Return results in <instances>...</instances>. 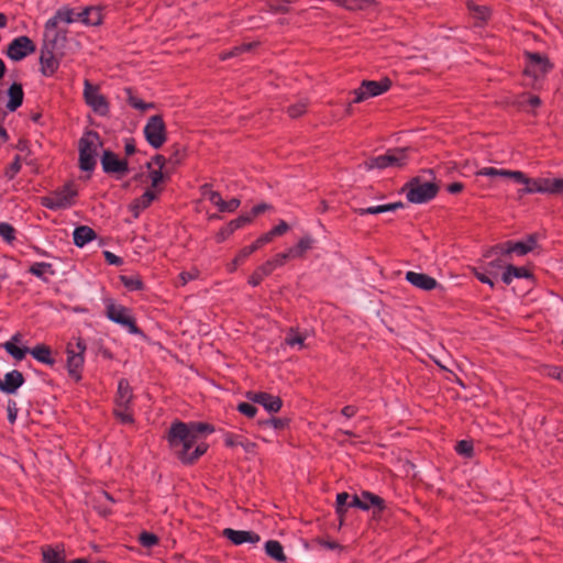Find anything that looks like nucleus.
Returning a JSON list of instances; mask_svg holds the SVG:
<instances>
[{
  "label": "nucleus",
  "instance_id": "1",
  "mask_svg": "<svg viewBox=\"0 0 563 563\" xmlns=\"http://www.w3.org/2000/svg\"><path fill=\"white\" fill-rule=\"evenodd\" d=\"M213 432V427L208 423L174 422L167 434V441L174 455L185 464L194 463L203 455L208 444L200 441L202 433Z\"/></svg>",
  "mask_w": 563,
  "mask_h": 563
},
{
  "label": "nucleus",
  "instance_id": "2",
  "mask_svg": "<svg viewBox=\"0 0 563 563\" xmlns=\"http://www.w3.org/2000/svg\"><path fill=\"white\" fill-rule=\"evenodd\" d=\"M76 21V12L74 9L63 7L47 20L44 26L43 47L63 51L67 43L66 25Z\"/></svg>",
  "mask_w": 563,
  "mask_h": 563
},
{
  "label": "nucleus",
  "instance_id": "3",
  "mask_svg": "<svg viewBox=\"0 0 563 563\" xmlns=\"http://www.w3.org/2000/svg\"><path fill=\"white\" fill-rule=\"evenodd\" d=\"M103 143L95 131L86 132L79 140V167L91 172L97 164V156Z\"/></svg>",
  "mask_w": 563,
  "mask_h": 563
},
{
  "label": "nucleus",
  "instance_id": "4",
  "mask_svg": "<svg viewBox=\"0 0 563 563\" xmlns=\"http://www.w3.org/2000/svg\"><path fill=\"white\" fill-rule=\"evenodd\" d=\"M520 184L525 185V188L518 191L520 197L537 192L549 195L563 192V178H529L523 174V180Z\"/></svg>",
  "mask_w": 563,
  "mask_h": 563
},
{
  "label": "nucleus",
  "instance_id": "5",
  "mask_svg": "<svg viewBox=\"0 0 563 563\" xmlns=\"http://www.w3.org/2000/svg\"><path fill=\"white\" fill-rule=\"evenodd\" d=\"M408 159V148H393L384 155L371 157L363 163L366 170L374 168L384 169L387 167L400 168L406 165Z\"/></svg>",
  "mask_w": 563,
  "mask_h": 563
},
{
  "label": "nucleus",
  "instance_id": "6",
  "mask_svg": "<svg viewBox=\"0 0 563 563\" xmlns=\"http://www.w3.org/2000/svg\"><path fill=\"white\" fill-rule=\"evenodd\" d=\"M407 199L412 203H424L433 199L438 194V186L431 181H421L413 178L406 186Z\"/></svg>",
  "mask_w": 563,
  "mask_h": 563
},
{
  "label": "nucleus",
  "instance_id": "7",
  "mask_svg": "<svg viewBox=\"0 0 563 563\" xmlns=\"http://www.w3.org/2000/svg\"><path fill=\"white\" fill-rule=\"evenodd\" d=\"M77 189L73 184H66L63 188L49 196L42 198V205L48 209H66L74 205Z\"/></svg>",
  "mask_w": 563,
  "mask_h": 563
},
{
  "label": "nucleus",
  "instance_id": "8",
  "mask_svg": "<svg viewBox=\"0 0 563 563\" xmlns=\"http://www.w3.org/2000/svg\"><path fill=\"white\" fill-rule=\"evenodd\" d=\"M144 135L148 144L159 148L167 140L166 126L162 115L155 114L148 118L144 126Z\"/></svg>",
  "mask_w": 563,
  "mask_h": 563
},
{
  "label": "nucleus",
  "instance_id": "9",
  "mask_svg": "<svg viewBox=\"0 0 563 563\" xmlns=\"http://www.w3.org/2000/svg\"><path fill=\"white\" fill-rule=\"evenodd\" d=\"M84 98L86 103L98 114L106 117L110 112L107 98L100 93L99 87L93 86L88 80L84 82Z\"/></svg>",
  "mask_w": 563,
  "mask_h": 563
},
{
  "label": "nucleus",
  "instance_id": "10",
  "mask_svg": "<svg viewBox=\"0 0 563 563\" xmlns=\"http://www.w3.org/2000/svg\"><path fill=\"white\" fill-rule=\"evenodd\" d=\"M391 86V81L385 78L380 81L364 80L361 86L353 91V102L358 103L368 98L379 96L386 92Z\"/></svg>",
  "mask_w": 563,
  "mask_h": 563
},
{
  "label": "nucleus",
  "instance_id": "11",
  "mask_svg": "<svg viewBox=\"0 0 563 563\" xmlns=\"http://www.w3.org/2000/svg\"><path fill=\"white\" fill-rule=\"evenodd\" d=\"M86 345L81 340H78L76 344L69 343L67 345V369L71 377L79 380L81 375V368L84 365V353Z\"/></svg>",
  "mask_w": 563,
  "mask_h": 563
},
{
  "label": "nucleus",
  "instance_id": "12",
  "mask_svg": "<svg viewBox=\"0 0 563 563\" xmlns=\"http://www.w3.org/2000/svg\"><path fill=\"white\" fill-rule=\"evenodd\" d=\"M35 51V43L29 36L22 35L12 40L5 54L10 59L19 62L33 54Z\"/></svg>",
  "mask_w": 563,
  "mask_h": 563
},
{
  "label": "nucleus",
  "instance_id": "13",
  "mask_svg": "<svg viewBox=\"0 0 563 563\" xmlns=\"http://www.w3.org/2000/svg\"><path fill=\"white\" fill-rule=\"evenodd\" d=\"M107 317L113 322L126 327L131 333L139 332V328L136 327L134 319L130 316L129 309L121 305L109 302L107 305Z\"/></svg>",
  "mask_w": 563,
  "mask_h": 563
},
{
  "label": "nucleus",
  "instance_id": "14",
  "mask_svg": "<svg viewBox=\"0 0 563 563\" xmlns=\"http://www.w3.org/2000/svg\"><path fill=\"white\" fill-rule=\"evenodd\" d=\"M527 66L525 68V74L528 76H532L533 78H539L543 76L549 69L550 64L540 54L537 53H527Z\"/></svg>",
  "mask_w": 563,
  "mask_h": 563
},
{
  "label": "nucleus",
  "instance_id": "15",
  "mask_svg": "<svg viewBox=\"0 0 563 563\" xmlns=\"http://www.w3.org/2000/svg\"><path fill=\"white\" fill-rule=\"evenodd\" d=\"M246 397L249 400L262 405L268 412H278L283 405L279 397L267 393L250 391Z\"/></svg>",
  "mask_w": 563,
  "mask_h": 563
},
{
  "label": "nucleus",
  "instance_id": "16",
  "mask_svg": "<svg viewBox=\"0 0 563 563\" xmlns=\"http://www.w3.org/2000/svg\"><path fill=\"white\" fill-rule=\"evenodd\" d=\"M58 51L49 49L46 47L41 48L40 63H41V71L44 76H53L59 66V60L57 58Z\"/></svg>",
  "mask_w": 563,
  "mask_h": 563
},
{
  "label": "nucleus",
  "instance_id": "17",
  "mask_svg": "<svg viewBox=\"0 0 563 563\" xmlns=\"http://www.w3.org/2000/svg\"><path fill=\"white\" fill-rule=\"evenodd\" d=\"M101 165L106 173L125 174L128 172V162L125 159H120L111 151L103 152L101 157Z\"/></svg>",
  "mask_w": 563,
  "mask_h": 563
},
{
  "label": "nucleus",
  "instance_id": "18",
  "mask_svg": "<svg viewBox=\"0 0 563 563\" xmlns=\"http://www.w3.org/2000/svg\"><path fill=\"white\" fill-rule=\"evenodd\" d=\"M222 536L235 545L243 543H257L261 540V537L253 531L234 530L231 528H225L222 531Z\"/></svg>",
  "mask_w": 563,
  "mask_h": 563
},
{
  "label": "nucleus",
  "instance_id": "19",
  "mask_svg": "<svg viewBox=\"0 0 563 563\" xmlns=\"http://www.w3.org/2000/svg\"><path fill=\"white\" fill-rule=\"evenodd\" d=\"M406 280L412 286L426 291L438 287L437 279L423 273L409 271L406 273Z\"/></svg>",
  "mask_w": 563,
  "mask_h": 563
},
{
  "label": "nucleus",
  "instance_id": "20",
  "mask_svg": "<svg viewBox=\"0 0 563 563\" xmlns=\"http://www.w3.org/2000/svg\"><path fill=\"white\" fill-rule=\"evenodd\" d=\"M24 383V377L21 372L14 369L4 375V378H0V390L5 394H14L19 387Z\"/></svg>",
  "mask_w": 563,
  "mask_h": 563
},
{
  "label": "nucleus",
  "instance_id": "21",
  "mask_svg": "<svg viewBox=\"0 0 563 563\" xmlns=\"http://www.w3.org/2000/svg\"><path fill=\"white\" fill-rule=\"evenodd\" d=\"M158 194L159 190L147 189L140 198L133 200L129 206L133 217L137 218L158 197Z\"/></svg>",
  "mask_w": 563,
  "mask_h": 563
},
{
  "label": "nucleus",
  "instance_id": "22",
  "mask_svg": "<svg viewBox=\"0 0 563 563\" xmlns=\"http://www.w3.org/2000/svg\"><path fill=\"white\" fill-rule=\"evenodd\" d=\"M477 176L510 178L520 184L523 180V173L520 170L498 169L495 167H483L476 173Z\"/></svg>",
  "mask_w": 563,
  "mask_h": 563
},
{
  "label": "nucleus",
  "instance_id": "23",
  "mask_svg": "<svg viewBox=\"0 0 563 563\" xmlns=\"http://www.w3.org/2000/svg\"><path fill=\"white\" fill-rule=\"evenodd\" d=\"M252 222L251 216H240L239 218L230 221L228 225L219 231L217 234V241L223 242L228 239L235 230L243 228L244 225Z\"/></svg>",
  "mask_w": 563,
  "mask_h": 563
},
{
  "label": "nucleus",
  "instance_id": "24",
  "mask_svg": "<svg viewBox=\"0 0 563 563\" xmlns=\"http://www.w3.org/2000/svg\"><path fill=\"white\" fill-rule=\"evenodd\" d=\"M133 399L132 388L126 379H120L115 397V407H130Z\"/></svg>",
  "mask_w": 563,
  "mask_h": 563
},
{
  "label": "nucleus",
  "instance_id": "25",
  "mask_svg": "<svg viewBox=\"0 0 563 563\" xmlns=\"http://www.w3.org/2000/svg\"><path fill=\"white\" fill-rule=\"evenodd\" d=\"M227 446H241L247 453H255L256 444L241 434L228 433L224 438Z\"/></svg>",
  "mask_w": 563,
  "mask_h": 563
},
{
  "label": "nucleus",
  "instance_id": "26",
  "mask_svg": "<svg viewBox=\"0 0 563 563\" xmlns=\"http://www.w3.org/2000/svg\"><path fill=\"white\" fill-rule=\"evenodd\" d=\"M536 246L537 238L534 235H529L525 241H508L507 251H511V253H517L518 255H526L527 253L533 251Z\"/></svg>",
  "mask_w": 563,
  "mask_h": 563
},
{
  "label": "nucleus",
  "instance_id": "27",
  "mask_svg": "<svg viewBox=\"0 0 563 563\" xmlns=\"http://www.w3.org/2000/svg\"><path fill=\"white\" fill-rule=\"evenodd\" d=\"M23 96L22 86L18 82L12 84L8 89L7 109L11 112L15 111L22 104Z\"/></svg>",
  "mask_w": 563,
  "mask_h": 563
},
{
  "label": "nucleus",
  "instance_id": "28",
  "mask_svg": "<svg viewBox=\"0 0 563 563\" xmlns=\"http://www.w3.org/2000/svg\"><path fill=\"white\" fill-rule=\"evenodd\" d=\"M80 20L88 25H99L102 22V14L99 8H86L81 12H76V21Z\"/></svg>",
  "mask_w": 563,
  "mask_h": 563
},
{
  "label": "nucleus",
  "instance_id": "29",
  "mask_svg": "<svg viewBox=\"0 0 563 563\" xmlns=\"http://www.w3.org/2000/svg\"><path fill=\"white\" fill-rule=\"evenodd\" d=\"M402 207H404V205L401 202H394V203H387V205L373 206V207H368V208H354L353 211L355 213H357L358 216L378 214V213H383V212L395 211Z\"/></svg>",
  "mask_w": 563,
  "mask_h": 563
},
{
  "label": "nucleus",
  "instance_id": "30",
  "mask_svg": "<svg viewBox=\"0 0 563 563\" xmlns=\"http://www.w3.org/2000/svg\"><path fill=\"white\" fill-rule=\"evenodd\" d=\"M73 235L75 245L79 247L96 239V232L87 225L76 228Z\"/></svg>",
  "mask_w": 563,
  "mask_h": 563
},
{
  "label": "nucleus",
  "instance_id": "31",
  "mask_svg": "<svg viewBox=\"0 0 563 563\" xmlns=\"http://www.w3.org/2000/svg\"><path fill=\"white\" fill-rule=\"evenodd\" d=\"M16 342H20V334L13 335L10 341L3 343V347L13 358L21 361L25 357L26 353H29V349L16 346Z\"/></svg>",
  "mask_w": 563,
  "mask_h": 563
},
{
  "label": "nucleus",
  "instance_id": "32",
  "mask_svg": "<svg viewBox=\"0 0 563 563\" xmlns=\"http://www.w3.org/2000/svg\"><path fill=\"white\" fill-rule=\"evenodd\" d=\"M313 243L314 240L311 235H303L294 247H290L294 257L303 258L306 252L312 249Z\"/></svg>",
  "mask_w": 563,
  "mask_h": 563
},
{
  "label": "nucleus",
  "instance_id": "33",
  "mask_svg": "<svg viewBox=\"0 0 563 563\" xmlns=\"http://www.w3.org/2000/svg\"><path fill=\"white\" fill-rule=\"evenodd\" d=\"M29 353L38 362L49 365L54 364L51 349L45 344H38L34 346L32 350H29Z\"/></svg>",
  "mask_w": 563,
  "mask_h": 563
},
{
  "label": "nucleus",
  "instance_id": "34",
  "mask_svg": "<svg viewBox=\"0 0 563 563\" xmlns=\"http://www.w3.org/2000/svg\"><path fill=\"white\" fill-rule=\"evenodd\" d=\"M272 273V264H267V262H265L253 272V274L249 278V284L252 285L253 287L258 286L262 283V280L265 277L269 276Z\"/></svg>",
  "mask_w": 563,
  "mask_h": 563
},
{
  "label": "nucleus",
  "instance_id": "35",
  "mask_svg": "<svg viewBox=\"0 0 563 563\" xmlns=\"http://www.w3.org/2000/svg\"><path fill=\"white\" fill-rule=\"evenodd\" d=\"M265 551L268 556L272 559L278 561V562H285L286 555L284 553V549L282 544L276 540H269L265 543Z\"/></svg>",
  "mask_w": 563,
  "mask_h": 563
},
{
  "label": "nucleus",
  "instance_id": "36",
  "mask_svg": "<svg viewBox=\"0 0 563 563\" xmlns=\"http://www.w3.org/2000/svg\"><path fill=\"white\" fill-rule=\"evenodd\" d=\"M331 1L333 3H335L336 5L342 7L349 11L364 10L373 3V0H331Z\"/></svg>",
  "mask_w": 563,
  "mask_h": 563
},
{
  "label": "nucleus",
  "instance_id": "37",
  "mask_svg": "<svg viewBox=\"0 0 563 563\" xmlns=\"http://www.w3.org/2000/svg\"><path fill=\"white\" fill-rule=\"evenodd\" d=\"M257 251L253 244L246 246L240 251L235 258L228 265V271L233 273L238 266L243 263L252 253Z\"/></svg>",
  "mask_w": 563,
  "mask_h": 563
},
{
  "label": "nucleus",
  "instance_id": "38",
  "mask_svg": "<svg viewBox=\"0 0 563 563\" xmlns=\"http://www.w3.org/2000/svg\"><path fill=\"white\" fill-rule=\"evenodd\" d=\"M256 46V43H243L241 45L234 46L230 51L222 52L220 54V58L222 60L240 56L241 54L251 51L253 47Z\"/></svg>",
  "mask_w": 563,
  "mask_h": 563
},
{
  "label": "nucleus",
  "instance_id": "39",
  "mask_svg": "<svg viewBox=\"0 0 563 563\" xmlns=\"http://www.w3.org/2000/svg\"><path fill=\"white\" fill-rule=\"evenodd\" d=\"M29 272L31 274L35 275L36 277L42 278L44 280H46V277H45L46 274H49V275L54 274V271L52 269V264L44 263V262L34 263L29 268Z\"/></svg>",
  "mask_w": 563,
  "mask_h": 563
},
{
  "label": "nucleus",
  "instance_id": "40",
  "mask_svg": "<svg viewBox=\"0 0 563 563\" xmlns=\"http://www.w3.org/2000/svg\"><path fill=\"white\" fill-rule=\"evenodd\" d=\"M361 496H362V499H363V500H365L366 503H368V504H369V509H371L372 507H374V508H375V512H378V514H379V512H382V511L384 510V508H385V501H384V499H383V498H380L379 496L374 495V494H372V493H369V492H363V493L361 494Z\"/></svg>",
  "mask_w": 563,
  "mask_h": 563
},
{
  "label": "nucleus",
  "instance_id": "41",
  "mask_svg": "<svg viewBox=\"0 0 563 563\" xmlns=\"http://www.w3.org/2000/svg\"><path fill=\"white\" fill-rule=\"evenodd\" d=\"M306 336L297 332L295 329H290L285 338V343L289 346H299V349L305 347Z\"/></svg>",
  "mask_w": 563,
  "mask_h": 563
},
{
  "label": "nucleus",
  "instance_id": "42",
  "mask_svg": "<svg viewBox=\"0 0 563 563\" xmlns=\"http://www.w3.org/2000/svg\"><path fill=\"white\" fill-rule=\"evenodd\" d=\"M468 9L474 19L486 21L490 15V10L486 5H477L473 2H468Z\"/></svg>",
  "mask_w": 563,
  "mask_h": 563
},
{
  "label": "nucleus",
  "instance_id": "43",
  "mask_svg": "<svg viewBox=\"0 0 563 563\" xmlns=\"http://www.w3.org/2000/svg\"><path fill=\"white\" fill-rule=\"evenodd\" d=\"M289 258H295L290 249H288L284 253L276 254L272 260L266 261L267 264H272V269L274 271L277 267L285 265L286 261Z\"/></svg>",
  "mask_w": 563,
  "mask_h": 563
},
{
  "label": "nucleus",
  "instance_id": "44",
  "mask_svg": "<svg viewBox=\"0 0 563 563\" xmlns=\"http://www.w3.org/2000/svg\"><path fill=\"white\" fill-rule=\"evenodd\" d=\"M290 2V0H273L266 3V10L273 13H286L288 12L287 4Z\"/></svg>",
  "mask_w": 563,
  "mask_h": 563
},
{
  "label": "nucleus",
  "instance_id": "45",
  "mask_svg": "<svg viewBox=\"0 0 563 563\" xmlns=\"http://www.w3.org/2000/svg\"><path fill=\"white\" fill-rule=\"evenodd\" d=\"M202 189L203 195L221 211L222 206H224V200L222 199L221 195L218 191L209 189L208 185H205Z\"/></svg>",
  "mask_w": 563,
  "mask_h": 563
},
{
  "label": "nucleus",
  "instance_id": "46",
  "mask_svg": "<svg viewBox=\"0 0 563 563\" xmlns=\"http://www.w3.org/2000/svg\"><path fill=\"white\" fill-rule=\"evenodd\" d=\"M114 415L123 423L133 422V413L130 410V407H115Z\"/></svg>",
  "mask_w": 563,
  "mask_h": 563
},
{
  "label": "nucleus",
  "instance_id": "47",
  "mask_svg": "<svg viewBox=\"0 0 563 563\" xmlns=\"http://www.w3.org/2000/svg\"><path fill=\"white\" fill-rule=\"evenodd\" d=\"M43 561L44 563H64V559L60 554L52 548L43 550Z\"/></svg>",
  "mask_w": 563,
  "mask_h": 563
},
{
  "label": "nucleus",
  "instance_id": "48",
  "mask_svg": "<svg viewBox=\"0 0 563 563\" xmlns=\"http://www.w3.org/2000/svg\"><path fill=\"white\" fill-rule=\"evenodd\" d=\"M455 450L462 456L472 457L474 448L471 441L462 440L457 442Z\"/></svg>",
  "mask_w": 563,
  "mask_h": 563
},
{
  "label": "nucleus",
  "instance_id": "49",
  "mask_svg": "<svg viewBox=\"0 0 563 563\" xmlns=\"http://www.w3.org/2000/svg\"><path fill=\"white\" fill-rule=\"evenodd\" d=\"M308 103L303 100L290 106L287 110L290 118L296 119L301 117L307 110Z\"/></svg>",
  "mask_w": 563,
  "mask_h": 563
},
{
  "label": "nucleus",
  "instance_id": "50",
  "mask_svg": "<svg viewBox=\"0 0 563 563\" xmlns=\"http://www.w3.org/2000/svg\"><path fill=\"white\" fill-rule=\"evenodd\" d=\"M507 249H508V242L501 243V244H497V245L490 247L489 250H487L484 253V257L488 258V257H492L493 255H497V254L510 255L511 251H507Z\"/></svg>",
  "mask_w": 563,
  "mask_h": 563
},
{
  "label": "nucleus",
  "instance_id": "51",
  "mask_svg": "<svg viewBox=\"0 0 563 563\" xmlns=\"http://www.w3.org/2000/svg\"><path fill=\"white\" fill-rule=\"evenodd\" d=\"M15 230L14 228L9 223H0V236L11 243L15 239Z\"/></svg>",
  "mask_w": 563,
  "mask_h": 563
},
{
  "label": "nucleus",
  "instance_id": "52",
  "mask_svg": "<svg viewBox=\"0 0 563 563\" xmlns=\"http://www.w3.org/2000/svg\"><path fill=\"white\" fill-rule=\"evenodd\" d=\"M121 282L131 290H139L143 287V283L134 276H121Z\"/></svg>",
  "mask_w": 563,
  "mask_h": 563
},
{
  "label": "nucleus",
  "instance_id": "53",
  "mask_svg": "<svg viewBox=\"0 0 563 563\" xmlns=\"http://www.w3.org/2000/svg\"><path fill=\"white\" fill-rule=\"evenodd\" d=\"M140 543L145 548H151L158 543V538L150 532H142L139 537Z\"/></svg>",
  "mask_w": 563,
  "mask_h": 563
},
{
  "label": "nucleus",
  "instance_id": "54",
  "mask_svg": "<svg viewBox=\"0 0 563 563\" xmlns=\"http://www.w3.org/2000/svg\"><path fill=\"white\" fill-rule=\"evenodd\" d=\"M238 410L242 415H244V416H246L249 418H253L256 415V411H257L256 407L251 405V404H249V402H241L238 406Z\"/></svg>",
  "mask_w": 563,
  "mask_h": 563
},
{
  "label": "nucleus",
  "instance_id": "55",
  "mask_svg": "<svg viewBox=\"0 0 563 563\" xmlns=\"http://www.w3.org/2000/svg\"><path fill=\"white\" fill-rule=\"evenodd\" d=\"M199 276V271L197 268H192L189 272H183L179 275L180 285H186L189 280H194Z\"/></svg>",
  "mask_w": 563,
  "mask_h": 563
},
{
  "label": "nucleus",
  "instance_id": "56",
  "mask_svg": "<svg viewBox=\"0 0 563 563\" xmlns=\"http://www.w3.org/2000/svg\"><path fill=\"white\" fill-rule=\"evenodd\" d=\"M505 265L500 258L494 260L487 264L486 273L490 275H497V273L504 268Z\"/></svg>",
  "mask_w": 563,
  "mask_h": 563
},
{
  "label": "nucleus",
  "instance_id": "57",
  "mask_svg": "<svg viewBox=\"0 0 563 563\" xmlns=\"http://www.w3.org/2000/svg\"><path fill=\"white\" fill-rule=\"evenodd\" d=\"M150 178H151V185H152L151 189L155 190V188L158 186V184L164 179L162 169L152 170L150 173Z\"/></svg>",
  "mask_w": 563,
  "mask_h": 563
},
{
  "label": "nucleus",
  "instance_id": "58",
  "mask_svg": "<svg viewBox=\"0 0 563 563\" xmlns=\"http://www.w3.org/2000/svg\"><path fill=\"white\" fill-rule=\"evenodd\" d=\"M7 411H8V419L10 421V423H14L16 420V416H18L16 402L13 400H9Z\"/></svg>",
  "mask_w": 563,
  "mask_h": 563
},
{
  "label": "nucleus",
  "instance_id": "59",
  "mask_svg": "<svg viewBox=\"0 0 563 563\" xmlns=\"http://www.w3.org/2000/svg\"><path fill=\"white\" fill-rule=\"evenodd\" d=\"M274 239V235L271 233V231L266 232L265 234L261 235L253 245L256 250L261 249L263 245L272 242Z\"/></svg>",
  "mask_w": 563,
  "mask_h": 563
},
{
  "label": "nucleus",
  "instance_id": "60",
  "mask_svg": "<svg viewBox=\"0 0 563 563\" xmlns=\"http://www.w3.org/2000/svg\"><path fill=\"white\" fill-rule=\"evenodd\" d=\"M240 203L241 202L238 198L224 201V206H222L221 212H233L240 207Z\"/></svg>",
  "mask_w": 563,
  "mask_h": 563
},
{
  "label": "nucleus",
  "instance_id": "61",
  "mask_svg": "<svg viewBox=\"0 0 563 563\" xmlns=\"http://www.w3.org/2000/svg\"><path fill=\"white\" fill-rule=\"evenodd\" d=\"M351 507H357L363 510L369 509V504L362 499V496L355 495L353 496L352 501L350 503Z\"/></svg>",
  "mask_w": 563,
  "mask_h": 563
},
{
  "label": "nucleus",
  "instance_id": "62",
  "mask_svg": "<svg viewBox=\"0 0 563 563\" xmlns=\"http://www.w3.org/2000/svg\"><path fill=\"white\" fill-rule=\"evenodd\" d=\"M289 230V225L285 221H280L276 227L271 230V233L275 236L283 235Z\"/></svg>",
  "mask_w": 563,
  "mask_h": 563
},
{
  "label": "nucleus",
  "instance_id": "63",
  "mask_svg": "<svg viewBox=\"0 0 563 563\" xmlns=\"http://www.w3.org/2000/svg\"><path fill=\"white\" fill-rule=\"evenodd\" d=\"M473 273H474V275L476 276V278H477L479 282H482V283H484V284L489 285L492 288L494 287V285H495V284H494V282L488 277V275H487L488 273H486V272H485V273L479 272L477 268H473Z\"/></svg>",
  "mask_w": 563,
  "mask_h": 563
},
{
  "label": "nucleus",
  "instance_id": "64",
  "mask_svg": "<svg viewBox=\"0 0 563 563\" xmlns=\"http://www.w3.org/2000/svg\"><path fill=\"white\" fill-rule=\"evenodd\" d=\"M510 268H511L514 278H528V277H530L529 271L527 268H525V267H516V266L510 265Z\"/></svg>",
  "mask_w": 563,
  "mask_h": 563
}]
</instances>
